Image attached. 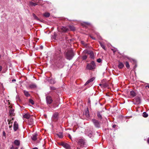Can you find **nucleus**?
Returning a JSON list of instances; mask_svg holds the SVG:
<instances>
[{"mask_svg":"<svg viewBox=\"0 0 149 149\" xmlns=\"http://www.w3.org/2000/svg\"><path fill=\"white\" fill-rule=\"evenodd\" d=\"M74 56V54L73 51L72 50L68 51L65 54L66 58L69 60H71Z\"/></svg>","mask_w":149,"mask_h":149,"instance_id":"f257e3e1","label":"nucleus"},{"mask_svg":"<svg viewBox=\"0 0 149 149\" xmlns=\"http://www.w3.org/2000/svg\"><path fill=\"white\" fill-rule=\"evenodd\" d=\"M96 65L93 61H92L90 64H88L87 66V68L88 69L91 70L95 68Z\"/></svg>","mask_w":149,"mask_h":149,"instance_id":"f03ea898","label":"nucleus"},{"mask_svg":"<svg viewBox=\"0 0 149 149\" xmlns=\"http://www.w3.org/2000/svg\"><path fill=\"white\" fill-rule=\"evenodd\" d=\"M81 147H83L86 144L85 140L84 139H79L77 142Z\"/></svg>","mask_w":149,"mask_h":149,"instance_id":"7ed1b4c3","label":"nucleus"},{"mask_svg":"<svg viewBox=\"0 0 149 149\" xmlns=\"http://www.w3.org/2000/svg\"><path fill=\"white\" fill-rule=\"evenodd\" d=\"M92 121L96 127L99 128L100 127V123L97 120L95 119H93Z\"/></svg>","mask_w":149,"mask_h":149,"instance_id":"20e7f679","label":"nucleus"},{"mask_svg":"<svg viewBox=\"0 0 149 149\" xmlns=\"http://www.w3.org/2000/svg\"><path fill=\"white\" fill-rule=\"evenodd\" d=\"M61 145L66 149H70V146L68 143L64 142H62L61 144Z\"/></svg>","mask_w":149,"mask_h":149,"instance_id":"39448f33","label":"nucleus"},{"mask_svg":"<svg viewBox=\"0 0 149 149\" xmlns=\"http://www.w3.org/2000/svg\"><path fill=\"white\" fill-rule=\"evenodd\" d=\"M46 100L47 103L48 104H51L53 101L51 97L49 96L46 97Z\"/></svg>","mask_w":149,"mask_h":149,"instance_id":"423d86ee","label":"nucleus"},{"mask_svg":"<svg viewBox=\"0 0 149 149\" xmlns=\"http://www.w3.org/2000/svg\"><path fill=\"white\" fill-rule=\"evenodd\" d=\"M19 128L18 123L16 121H15L13 125V129L15 131H17Z\"/></svg>","mask_w":149,"mask_h":149,"instance_id":"0eeeda50","label":"nucleus"},{"mask_svg":"<svg viewBox=\"0 0 149 149\" xmlns=\"http://www.w3.org/2000/svg\"><path fill=\"white\" fill-rule=\"evenodd\" d=\"M61 30L63 32H66L69 31V29L67 26H62L61 28Z\"/></svg>","mask_w":149,"mask_h":149,"instance_id":"6e6552de","label":"nucleus"},{"mask_svg":"<svg viewBox=\"0 0 149 149\" xmlns=\"http://www.w3.org/2000/svg\"><path fill=\"white\" fill-rule=\"evenodd\" d=\"M87 53L88 54L90 55V57L91 58L93 59L94 58V54L93 52L92 51H88L87 52Z\"/></svg>","mask_w":149,"mask_h":149,"instance_id":"1a4fd4ad","label":"nucleus"},{"mask_svg":"<svg viewBox=\"0 0 149 149\" xmlns=\"http://www.w3.org/2000/svg\"><path fill=\"white\" fill-rule=\"evenodd\" d=\"M38 136V134L37 133H35L33 134L31 138L32 140L35 141L37 140V136Z\"/></svg>","mask_w":149,"mask_h":149,"instance_id":"9d476101","label":"nucleus"},{"mask_svg":"<svg viewBox=\"0 0 149 149\" xmlns=\"http://www.w3.org/2000/svg\"><path fill=\"white\" fill-rule=\"evenodd\" d=\"M30 117V115L28 113H26L23 116V118L26 119H29Z\"/></svg>","mask_w":149,"mask_h":149,"instance_id":"9b49d317","label":"nucleus"},{"mask_svg":"<svg viewBox=\"0 0 149 149\" xmlns=\"http://www.w3.org/2000/svg\"><path fill=\"white\" fill-rule=\"evenodd\" d=\"M14 110L13 109H11L9 111V113L10 116H12L14 115Z\"/></svg>","mask_w":149,"mask_h":149,"instance_id":"f8f14e48","label":"nucleus"},{"mask_svg":"<svg viewBox=\"0 0 149 149\" xmlns=\"http://www.w3.org/2000/svg\"><path fill=\"white\" fill-rule=\"evenodd\" d=\"M68 27L69 29V31L70 30V31H73L75 30V28L73 26H68Z\"/></svg>","mask_w":149,"mask_h":149,"instance_id":"ddd939ff","label":"nucleus"},{"mask_svg":"<svg viewBox=\"0 0 149 149\" xmlns=\"http://www.w3.org/2000/svg\"><path fill=\"white\" fill-rule=\"evenodd\" d=\"M130 95L132 97L135 96L136 95V93L133 91H130Z\"/></svg>","mask_w":149,"mask_h":149,"instance_id":"4468645a","label":"nucleus"},{"mask_svg":"<svg viewBox=\"0 0 149 149\" xmlns=\"http://www.w3.org/2000/svg\"><path fill=\"white\" fill-rule=\"evenodd\" d=\"M95 79V78L94 77L92 78L91 79H90L88 80L87 82L85 84V85H86L88 83H89L90 82H92L94 81V80Z\"/></svg>","mask_w":149,"mask_h":149,"instance_id":"2eb2a0df","label":"nucleus"},{"mask_svg":"<svg viewBox=\"0 0 149 149\" xmlns=\"http://www.w3.org/2000/svg\"><path fill=\"white\" fill-rule=\"evenodd\" d=\"M118 68L120 69L123 68L124 66V65L122 62H119V64L118 65Z\"/></svg>","mask_w":149,"mask_h":149,"instance_id":"dca6fc26","label":"nucleus"},{"mask_svg":"<svg viewBox=\"0 0 149 149\" xmlns=\"http://www.w3.org/2000/svg\"><path fill=\"white\" fill-rule=\"evenodd\" d=\"M23 92L25 96L27 97H29L30 96V94L29 92L25 90L23 91Z\"/></svg>","mask_w":149,"mask_h":149,"instance_id":"f3484780","label":"nucleus"},{"mask_svg":"<svg viewBox=\"0 0 149 149\" xmlns=\"http://www.w3.org/2000/svg\"><path fill=\"white\" fill-rule=\"evenodd\" d=\"M14 144L16 146H19L20 145V141L18 140H15L14 141Z\"/></svg>","mask_w":149,"mask_h":149,"instance_id":"a211bd4d","label":"nucleus"},{"mask_svg":"<svg viewBox=\"0 0 149 149\" xmlns=\"http://www.w3.org/2000/svg\"><path fill=\"white\" fill-rule=\"evenodd\" d=\"M29 87L31 89L34 88H36V86L35 84H31L29 85Z\"/></svg>","mask_w":149,"mask_h":149,"instance_id":"6ab92c4d","label":"nucleus"},{"mask_svg":"<svg viewBox=\"0 0 149 149\" xmlns=\"http://www.w3.org/2000/svg\"><path fill=\"white\" fill-rule=\"evenodd\" d=\"M49 81L51 84H54L56 82L55 79H50Z\"/></svg>","mask_w":149,"mask_h":149,"instance_id":"aec40b11","label":"nucleus"},{"mask_svg":"<svg viewBox=\"0 0 149 149\" xmlns=\"http://www.w3.org/2000/svg\"><path fill=\"white\" fill-rule=\"evenodd\" d=\"M50 15V14L47 12L45 13H44L43 14V15L46 17H49Z\"/></svg>","mask_w":149,"mask_h":149,"instance_id":"412c9836","label":"nucleus"},{"mask_svg":"<svg viewBox=\"0 0 149 149\" xmlns=\"http://www.w3.org/2000/svg\"><path fill=\"white\" fill-rule=\"evenodd\" d=\"M57 135L60 138H61L63 137V133L61 132L57 133Z\"/></svg>","mask_w":149,"mask_h":149,"instance_id":"4be33fe9","label":"nucleus"},{"mask_svg":"<svg viewBox=\"0 0 149 149\" xmlns=\"http://www.w3.org/2000/svg\"><path fill=\"white\" fill-rule=\"evenodd\" d=\"M8 124L9 125V127L10 128H11L12 127V122H11V120H8Z\"/></svg>","mask_w":149,"mask_h":149,"instance_id":"5701e85b","label":"nucleus"},{"mask_svg":"<svg viewBox=\"0 0 149 149\" xmlns=\"http://www.w3.org/2000/svg\"><path fill=\"white\" fill-rule=\"evenodd\" d=\"M30 4L31 6H36L38 4V3H34L32 2L31 1L30 2Z\"/></svg>","mask_w":149,"mask_h":149,"instance_id":"b1692460","label":"nucleus"},{"mask_svg":"<svg viewBox=\"0 0 149 149\" xmlns=\"http://www.w3.org/2000/svg\"><path fill=\"white\" fill-rule=\"evenodd\" d=\"M99 43L100 45L102 47V48L104 50H105L106 49L104 45L101 42H100Z\"/></svg>","mask_w":149,"mask_h":149,"instance_id":"393cba45","label":"nucleus"},{"mask_svg":"<svg viewBox=\"0 0 149 149\" xmlns=\"http://www.w3.org/2000/svg\"><path fill=\"white\" fill-rule=\"evenodd\" d=\"M97 116L98 118L100 119H101L102 118V115L100 113V112H98L97 113Z\"/></svg>","mask_w":149,"mask_h":149,"instance_id":"a878e982","label":"nucleus"},{"mask_svg":"<svg viewBox=\"0 0 149 149\" xmlns=\"http://www.w3.org/2000/svg\"><path fill=\"white\" fill-rule=\"evenodd\" d=\"M33 17H34V19L37 20H39V18L37 17V16L34 14V13H33Z\"/></svg>","mask_w":149,"mask_h":149,"instance_id":"bb28decb","label":"nucleus"},{"mask_svg":"<svg viewBox=\"0 0 149 149\" xmlns=\"http://www.w3.org/2000/svg\"><path fill=\"white\" fill-rule=\"evenodd\" d=\"M143 116L145 118H146L148 116V114L146 112H144L143 113Z\"/></svg>","mask_w":149,"mask_h":149,"instance_id":"cd10ccee","label":"nucleus"},{"mask_svg":"<svg viewBox=\"0 0 149 149\" xmlns=\"http://www.w3.org/2000/svg\"><path fill=\"white\" fill-rule=\"evenodd\" d=\"M58 116V114L56 113L54 114L53 116V118L54 119H56Z\"/></svg>","mask_w":149,"mask_h":149,"instance_id":"c85d7f7f","label":"nucleus"},{"mask_svg":"<svg viewBox=\"0 0 149 149\" xmlns=\"http://www.w3.org/2000/svg\"><path fill=\"white\" fill-rule=\"evenodd\" d=\"M126 67L128 68H130V66L128 62L127 61L126 62Z\"/></svg>","mask_w":149,"mask_h":149,"instance_id":"c756f323","label":"nucleus"},{"mask_svg":"<svg viewBox=\"0 0 149 149\" xmlns=\"http://www.w3.org/2000/svg\"><path fill=\"white\" fill-rule=\"evenodd\" d=\"M42 1L41 0H36V3H42Z\"/></svg>","mask_w":149,"mask_h":149,"instance_id":"7c9ffc66","label":"nucleus"},{"mask_svg":"<svg viewBox=\"0 0 149 149\" xmlns=\"http://www.w3.org/2000/svg\"><path fill=\"white\" fill-rule=\"evenodd\" d=\"M29 102L31 103L32 104H34V101L32 100H29Z\"/></svg>","mask_w":149,"mask_h":149,"instance_id":"2f4dec72","label":"nucleus"},{"mask_svg":"<svg viewBox=\"0 0 149 149\" xmlns=\"http://www.w3.org/2000/svg\"><path fill=\"white\" fill-rule=\"evenodd\" d=\"M87 56L86 55H84L82 57V58L83 60H85L86 59Z\"/></svg>","mask_w":149,"mask_h":149,"instance_id":"473e14b6","label":"nucleus"},{"mask_svg":"<svg viewBox=\"0 0 149 149\" xmlns=\"http://www.w3.org/2000/svg\"><path fill=\"white\" fill-rule=\"evenodd\" d=\"M101 60L100 58H98L97 60V61L98 63H100L101 62Z\"/></svg>","mask_w":149,"mask_h":149,"instance_id":"72a5a7b5","label":"nucleus"},{"mask_svg":"<svg viewBox=\"0 0 149 149\" xmlns=\"http://www.w3.org/2000/svg\"><path fill=\"white\" fill-rule=\"evenodd\" d=\"M50 89L52 90H54L55 89V88L54 87H50Z\"/></svg>","mask_w":149,"mask_h":149,"instance_id":"f704fd0d","label":"nucleus"},{"mask_svg":"<svg viewBox=\"0 0 149 149\" xmlns=\"http://www.w3.org/2000/svg\"><path fill=\"white\" fill-rule=\"evenodd\" d=\"M68 136L70 139H72L71 136L70 135V134H68Z\"/></svg>","mask_w":149,"mask_h":149,"instance_id":"c9c22d12","label":"nucleus"},{"mask_svg":"<svg viewBox=\"0 0 149 149\" xmlns=\"http://www.w3.org/2000/svg\"><path fill=\"white\" fill-rule=\"evenodd\" d=\"M3 134L4 136H6V133L4 131L3 132Z\"/></svg>","mask_w":149,"mask_h":149,"instance_id":"e433bc0d","label":"nucleus"},{"mask_svg":"<svg viewBox=\"0 0 149 149\" xmlns=\"http://www.w3.org/2000/svg\"><path fill=\"white\" fill-rule=\"evenodd\" d=\"M84 23L85 24H86L87 25H89L90 24V23H88V22H84Z\"/></svg>","mask_w":149,"mask_h":149,"instance_id":"4c0bfd02","label":"nucleus"},{"mask_svg":"<svg viewBox=\"0 0 149 149\" xmlns=\"http://www.w3.org/2000/svg\"><path fill=\"white\" fill-rule=\"evenodd\" d=\"M81 43L83 45H84V41H81Z\"/></svg>","mask_w":149,"mask_h":149,"instance_id":"58836bf2","label":"nucleus"},{"mask_svg":"<svg viewBox=\"0 0 149 149\" xmlns=\"http://www.w3.org/2000/svg\"><path fill=\"white\" fill-rule=\"evenodd\" d=\"M10 149H15V148L12 146L10 148Z\"/></svg>","mask_w":149,"mask_h":149,"instance_id":"ea45409f","label":"nucleus"},{"mask_svg":"<svg viewBox=\"0 0 149 149\" xmlns=\"http://www.w3.org/2000/svg\"><path fill=\"white\" fill-rule=\"evenodd\" d=\"M90 37L93 39V40H95V38H94L92 36H90Z\"/></svg>","mask_w":149,"mask_h":149,"instance_id":"a19ab883","label":"nucleus"},{"mask_svg":"<svg viewBox=\"0 0 149 149\" xmlns=\"http://www.w3.org/2000/svg\"><path fill=\"white\" fill-rule=\"evenodd\" d=\"M2 69V67L1 66H0V72L1 71Z\"/></svg>","mask_w":149,"mask_h":149,"instance_id":"79ce46f5","label":"nucleus"},{"mask_svg":"<svg viewBox=\"0 0 149 149\" xmlns=\"http://www.w3.org/2000/svg\"><path fill=\"white\" fill-rule=\"evenodd\" d=\"M116 126V125H113L112 127L113 128H115V127Z\"/></svg>","mask_w":149,"mask_h":149,"instance_id":"37998d69","label":"nucleus"},{"mask_svg":"<svg viewBox=\"0 0 149 149\" xmlns=\"http://www.w3.org/2000/svg\"><path fill=\"white\" fill-rule=\"evenodd\" d=\"M12 81H16V80L15 79H13L12 80Z\"/></svg>","mask_w":149,"mask_h":149,"instance_id":"c03bdc74","label":"nucleus"},{"mask_svg":"<svg viewBox=\"0 0 149 149\" xmlns=\"http://www.w3.org/2000/svg\"><path fill=\"white\" fill-rule=\"evenodd\" d=\"M147 143H148V144H149V139H148L147 140Z\"/></svg>","mask_w":149,"mask_h":149,"instance_id":"a18cd8bd","label":"nucleus"},{"mask_svg":"<svg viewBox=\"0 0 149 149\" xmlns=\"http://www.w3.org/2000/svg\"><path fill=\"white\" fill-rule=\"evenodd\" d=\"M40 47V48L41 49H42L43 48V47L42 46H41Z\"/></svg>","mask_w":149,"mask_h":149,"instance_id":"49530a36","label":"nucleus"},{"mask_svg":"<svg viewBox=\"0 0 149 149\" xmlns=\"http://www.w3.org/2000/svg\"><path fill=\"white\" fill-rule=\"evenodd\" d=\"M33 149H38L36 147V148H33Z\"/></svg>","mask_w":149,"mask_h":149,"instance_id":"de8ad7c7","label":"nucleus"},{"mask_svg":"<svg viewBox=\"0 0 149 149\" xmlns=\"http://www.w3.org/2000/svg\"><path fill=\"white\" fill-rule=\"evenodd\" d=\"M18 149V147H16L15 148V149Z\"/></svg>","mask_w":149,"mask_h":149,"instance_id":"09e8293b","label":"nucleus"},{"mask_svg":"<svg viewBox=\"0 0 149 149\" xmlns=\"http://www.w3.org/2000/svg\"><path fill=\"white\" fill-rule=\"evenodd\" d=\"M146 87H148L149 88V86H146Z\"/></svg>","mask_w":149,"mask_h":149,"instance_id":"8fccbe9b","label":"nucleus"},{"mask_svg":"<svg viewBox=\"0 0 149 149\" xmlns=\"http://www.w3.org/2000/svg\"><path fill=\"white\" fill-rule=\"evenodd\" d=\"M1 57V55L0 54V58Z\"/></svg>","mask_w":149,"mask_h":149,"instance_id":"3c124183","label":"nucleus"},{"mask_svg":"<svg viewBox=\"0 0 149 149\" xmlns=\"http://www.w3.org/2000/svg\"><path fill=\"white\" fill-rule=\"evenodd\" d=\"M23 149V148H21V149Z\"/></svg>","mask_w":149,"mask_h":149,"instance_id":"603ef678","label":"nucleus"}]
</instances>
